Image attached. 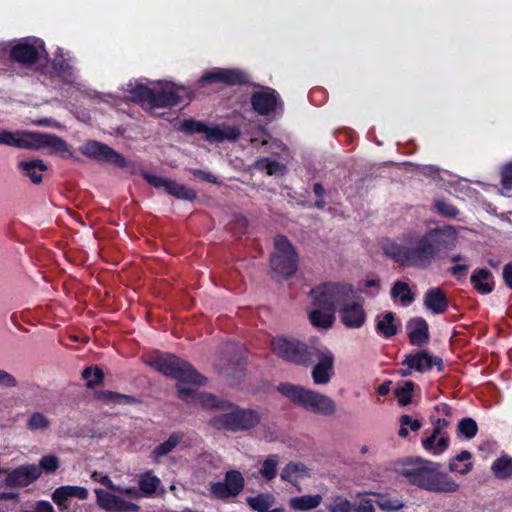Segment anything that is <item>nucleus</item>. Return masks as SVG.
<instances>
[{
    "instance_id": "1",
    "label": "nucleus",
    "mask_w": 512,
    "mask_h": 512,
    "mask_svg": "<svg viewBox=\"0 0 512 512\" xmlns=\"http://www.w3.org/2000/svg\"><path fill=\"white\" fill-rule=\"evenodd\" d=\"M150 365L164 375L177 380V390L182 400L204 408L220 407L225 411L211 420L215 428L230 431L247 430L259 423L258 412L239 409L231 403L219 402L212 394L198 392V387L206 384V378L197 373L189 363L175 355L156 357Z\"/></svg>"
},
{
    "instance_id": "2",
    "label": "nucleus",
    "mask_w": 512,
    "mask_h": 512,
    "mask_svg": "<svg viewBox=\"0 0 512 512\" xmlns=\"http://www.w3.org/2000/svg\"><path fill=\"white\" fill-rule=\"evenodd\" d=\"M458 243V229L443 225L429 229L422 235L408 233L400 242L386 240L384 254L404 267L427 269L436 260L445 257Z\"/></svg>"
},
{
    "instance_id": "3",
    "label": "nucleus",
    "mask_w": 512,
    "mask_h": 512,
    "mask_svg": "<svg viewBox=\"0 0 512 512\" xmlns=\"http://www.w3.org/2000/svg\"><path fill=\"white\" fill-rule=\"evenodd\" d=\"M396 470L410 484L430 492L454 493L459 489V485L447 473L442 472L436 462L411 458L398 463Z\"/></svg>"
},
{
    "instance_id": "4",
    "label": "nucleus",
    "mask_w": 512,
    "mask_h": 512,
    "mask_svg": "<svg viewBox=\"0 0 512 512\" xmlns=\"http://www.w3.org/2000/svg\"><path fill=\"white\" fill-rule=\"evenodd\" d=\"M125 97L131 101L139 102L149 108L171 107L191 97V91L184 86L175 84L148 87L142 83H128Z\"/></svg>"
},
{
    "instance_id": "5",
    "label": "nucleus",
    "mask_w": 512,
    "mask_h": 512,
    "mask_svg": "<svg viewBox=\"0 0 512 512\" xmlns=\"http://www.w3.org/2000/svg\"><path fill=\"white\" fill-rule=\"evenodd\" d=\"M278 391L303 409L317 415L331 416L336 412V404L329 396L300 385L282 383Z\"/></svg>"
},
{
    "instance_id": "6",
    "label": "nucleus",
    "mask_w": 512,
    "mask_h": 512,
    "mask_svg": "<svg viewBox=\"0 0 512 512\" xmlns=\"http://www.w3.org/2000/svg\"><path fill=\"white\" fill-rule=\"evenodd\" d=\"M354 295L352 285L345 282H326L322 283L310 292L312 304L320 305L325 309L335 312L336 308L350 300Z\"/></svg>"
},
{
    "instance_id": "7",
    "label": "nucleus",
    "mask_w": 512,
    "mask_h": 512,
    "mask_svg": "<svg viewBox=\"0 0 512 512\" xmlns=\"http://www.w3.org/2000/svg\"><path fill=\"white\" fill-rule=\"evenodd\" d=\"M298 256L290 241L282 235L275 238L271 266L275 272L283 276H291L297 269Z\"/></svg>"
},
{
    "instance_id": "8",
    "label": "nucleus",
    "mask_w": 512,
    "mask_h": 512,
    "mask_svg": "<svg viewBox=\"0 0 512 512\" xmlns=\"http://www.w3.org/2000/svg\"><path fill=\"white\" fill-rule=\"evenodd\" d=\"M272 351L278 357L295 364H307L313 346H307L294 338L273 339Z\"/></svg>"
},
{
    "instance_id": "9",
    "label": "nucleus",
    "mask_w": 512,
    "mask_h": 512,
    "mask_svg": "<svg viewBox=\"0 0 512 512\" xmlns=\"http://www.w3.org/2000/svg\"><path fill=\"white\" fill-rule=\"evenodd\" d=\"M180 129L186 133H201L205 138L213 142H222L224 140L236 139L240 131L235 126H206L203 122L195 121L193 119L184 120L181 123Z\"/></svg>"
},
{
    "instance_id": "10",
    "label": "nucleus",
    "mask_w": 512,
    "mask_h": 512,
    "mask_svg": "<svg viewBox=\"0 0 512 512\" xmlns=\"http://www.w3.org/2000/svg\"><path fill=\"white\" fill-rule=\"evenodd\" d=\"M334 354L325 346H314L309 355L308 363L316 361L312 369V379L317 385H325L333 376Z\"/></svg>"
},
{
    "instance_id": "11",
    "label": "nucleus",
    "mask_w": 512,
    "mask_h": 512,
    "mask_svg": "<svg viewBox=\"0 0 512 512\" xmlns=\"http://www.w3.org/2000/svg\"><path fill=\"white\" fill-rule=\"evenodd\" d=\"M45 54L44 43L37 38L22 39L12 46L11 58L21 64H32Z\"/></svg>"
},
{
    "instance_id": "12",
    "label": "nucleus",
    "mask_w": 512,
    "mask_h": 512,
    "mask_svg": "<svg viewBox=\"0 0 512 512\" xmlns=\"http://www.w3.org/2000/svg\"><path fill=\"white\" fill-rule=\"evenodd\" d=\"M340 322L348 329H360L367 321L364 300L357 298L346 300L338 309Z\"/></svg>"
},
{
    "instance_id": "13",
    "label": "nucleus",
    "mask_w": 512,
    "mask_h": 512,
    "mask_svg": "<svg viewBox=\"0 0 512 512\" xmlns=\"http://www.w3.org/2000/svg\"><path fill=\"white\" fill-rule=\"evenodd\" d=\"M244 487V478L237 470L227 471L223 482L210 485L211 494L217 499H227L240 494Z\"/></svg>"
},
{
    "instance_id": "14",
    "label": "nucleus",
    "mask_w": 512,
    "mask_h": 512,
    "mask_svg": "<svg viewBox=\"0 0 512 512\" xmlns=\"http://www.w3.org/2000/svg\"><path fill=\"white\" fill-rule=\"evenodd\" d=\"M80 151L87 157L97 161L107 162L117 167L126 166V161L121 154L98 141H88L81 147Z\"/></svg>"
},
{
    "instance_id": "15",
    "label": "nucleus",
    "mask_w": 512,
    "mask_h": 512,
    "mask_svg": "<svg viewBox=\"0 0 512 512\" xmlns=\"http://www.w3.org/2000/svg\"><path fill=\"white\" fill-rule=\"evenodd\" d=\"M246 81V76L239 70L214 68L198 80L199 88L214 84H241Z\"/></svg>"
},
{
    "instance_id": "16",
    "label": "nucleus",
    "mask_w": 512,
    "mask_h": 512,
    "mask_svg": "<svg viewBox=\"0 0 512 512\" xmlns=\"http://www.w3.org/2000/svg\"><path fill=\"white\" fill-rule=\"evenodd\" d=\"M42 147L52 148L63 157L71 156L68 144L63 139L53 134L29 132L27 149H40Z\"/></svg>"
},
{
    "instance_id": "17",
    "label": "nucleus",
    "mask_w": 512,
    "mask_h": 512,
    "mask_svg": "<svg viewBox=\"0 0 512 512\" xmlns=\"http://www.w3.org/2000/svg\"><path fill=\"white\" fill-rule=\"evenodd\" d=\"M96 501L100 508L111 512H137L139 506L133 502L126 501L120 496L111 494L103 489L94 490Z\"/></svg>"
},
{
    "instance_id": "18",
    "label": "nucleus",
    "mask_w": 512,
    "mask_h": 512,
    "mask_svg": "<svg viewBox=\"0 0 512 512\" xmlns=\"http://www.w3.org/2000/svg\"><path fill=\"white\" fill-rule=\"evenodd\" d=\"M251 101L253 109L264 116H271L282 107L278 94L270 88L255 92Z\"/></svg>"
},
{
    "instance_id": "19",
    "label": "nucleus",
    "mask_w": 512,
    "mask_h": 512,
    "mask_svg": "<svg viewBox=\"0 0 512 512\" xmlns=\"http://www.w3.org/2000/svg\"><path fill=\"white\" fill-rule=\"evenodd\" d=\"M89 496V491L85 487L76 485H65L56 488L52 493V500L57 505L60 511L69 509V500L76 498L79 500H86Z\"/></svg>"
},
{
    "instance_id": "20",
    "label": "nucleus",
    "mask_w": 512,
    "mask_h": 512,
    "mask_svg": "<svg viewBox=\"0 0 512 512\" xmlns=\"http://www.w3.org/2000/svg\"><path fill=\"white\" fill-rule=\"evenodd\" d=\"M41 476V468L35 464L22 465L6 476V483L8 486L25 487L36 481Z\"/></svg>"
},
{
    "instance_id": "21",
    "label": "nucleus",
    "mask_w": 512,
    "mask_h": 512,
    "mask_svg": "<svg viewBox=\"0 0 512 512\" xmlns=\"http://www.w3.org/2000/svg\"><path fill=\"white\" fill-rule=\"evenodd\" d=\"M402 365L412 367L415 371L422 373L430 370L433 366H437L438 370H442L443 362L441 358L433 357L426 351H419L406 355Z\"/></svg>"
},
{
    "instance_id": "22",
    "label": "nucleus",
    "mask_w": 512,
    "mask_h": 512,
    "mask_svg": "<svg viewBox=\"0 0 512 512\" xmlns=\"http://www.w3.org/2000/svg\"><path fill=\"white\" fill-rule=\"evenodd\" d=\"M400 320L393 312H385L375 317V330L382 337L389 339L398 333Z\"/></svg>"
},
{
    "instance_id": "23",
    "label": "nucleus",
    "mask_w": 512,
    "mask_h": 512,
    "mask_svg": "<svg viewBox=\"0 0 512 512\" xmlns=\"http://www.w3.org/2000/svg\"><path fill=\"white\" fill-rule=\"evenodd\" d=\"M334 313L335 312L330 309H325L320 305H314L311 303L308 318L314 327L327 330L333 326L335 320Z\"/></svg>"
},
{
    "instance_id": "24",
    "label": "nucleus",
    "mask_w": 512,
    "mask_h": 512,
    "mask_svg": "<svg viewBox=\"0 0 512 512\" xmlns=\"http://www.w3.org/2000/svg\"><path fill=\"white\" fill-rule=\"evenodd\" d=\"M408 336L411 344L421 346L429 339L428 324L422 318H415L407 325Z\"/></svg>"
},
{
    "instance_id": "25",
    "label": "nucleus",
    "mask_w": 512,
    "mask_h": 512,
    "mask_svg": "<svg viewBox=\"0 0 512 512\" xmlns=\"http://www.w3.org/2000/svg\"><path fill=\"white\" fill-rule=\"evenodd\" d=\"M138 489L141 492V497H153L156 492L164 489L161 486V480L152 472L146 471L138 475Z\"/></svg>"
},
{
    "instance_id": "26",
    "label": "nucleus",
    "mask_w": 512,
    "mask_h": 512,
    "mask_svg": "<svg viewBox=\"0 0 512 512\" xmlns=\"http://www.w3.org/2000/svg\"><path fill=\"white\" fill-rule=\"evenodd\" d=\"M424 305L434 314H442L448 307V301L441 289L432 288L425 293Z\"/></svg>"
},
{
    "instance_id": "27",
    "label": "nucleus",
    "mask_w": 512,
    "mask_h": 512,
    "mask_svg": "<svg viewBox=\"0 0 512 512\" xmlns=\"http://www.w3.org/2000/svg\"><path fill=\"white\" fill-rule=\"evenodd\" d=\"M18 167L34 184L42 181V173L47 170L45 163L39 159L21 161Z\"/></svg>"
},
{
    "instance_id": "28",
    "label": "nucleus",
    "mask_w": 512,
    "mask_h": 512,
    "mask_svg": "<svg viewBox=\"0 0 512 512\" xmlns=\"http://www.w3.org/2000/svg\"><path fill=\"white\" fill-rule=\"evenodd\" d=\"M448 435H440L431 433L422 440L423 448L434 456L443 454L449 447Z\"/></svg>"
},
{
    "instance_id": "29",
    "label": "nucleus",
    "mask_w": 512,
    "mask_h": 512,
    "mask_svg": "<svg viewBox=\"0 0 512 512\" xmlns=\"http://www.w3.org/2000/svg\"><path fill=\"white\" fill-rule=\"evenodd\" d=\"M321 502L322 496L319 494L303 495L291 498L289 500V506L294 511L304 512L317 508Z\"/></svg>"
},
{
    "instance_id": "30",
    "label": "nucleus",
    "mask_w": 512,
    "mask_h": 512,
    "mask_svg": "<svg viewBox=\"0 0 512 512\" xmlns=\"http://www.w3.org/2000/svg\"><path fill=\"white\" fill-rule=\"evenodd\" d=\"M471 282L474 288L482 294H488L493 289V277L486 269L476 270L471 275Z\"/></svg>"
},
{
    "instance_id": "31",
    "label": "nucleus",
    "mask_w": 512,
    "mask_h": 512,
    "mask_svg": "<svg viewBox=\"0 0 512 512\" xmlns=\"http://www.w3.org/2000/svg\"><path fill=\"white\" fill-rule=\"evenodd\" d=\"M391 298L406 307L414 301V295L406 282L396 281L391 288Z\"/></svg>"
},
{
    "instance_id": "32",
    "label": "nucleus",
    "mask_w": 512,
    "mask_h": 512,
    "mask_svg": "<svg viewBox=\"0 0 512 512\" xmlns=\"http://www.w3.org/2000/svg\"><path fill=\"white\" fill-rule=\"evenodd\" d=\"M183 437H184L183 433L171 434L165 442H163V443L159 444L157 447H155V449L152 451L151 457L155 461H158V459H160L161 457H164L167 454H169L170 452H172L182 441Z\"/></svg>"
},
{
    "instance_id": "33",
    "label": "nucleus",
    "mask_w": 512,
    "mask_h": 512,
    "mask_svg": "<svg viewBox=\"0 0 512 512\" xmlns=\"http://www.w3.org/2000/svg\"><path fill=\"white\" fill-rule=\"evenodd\" d=\"M28 134L29 132L25 131L0 130V144L27 149Z\"/></svg>"
},
{
    "instance_id": "34",
    "label": "nucleus",
    "mask_w": 512,
    "mask_h": 512,
    "mask_svg": "<svg viewBox=\"0 0 512 512\" xmlns=\"http://www.w3.org/2000/svg\"><path fill=\"white\" fill-rule=\"evenodd\" d=\"M491 471L498 479H509L512 477V457L503 455L497 458L491 466Z\"/></svg>"
},
{
    "instance_id": "35",
    "label": "nucleus",
    "mask_w": 512,
    "mask_h": 512,
    "mask_svg": "<svg viewBox=\"0 0 512 512\" xmlns=\"http://www.w3.org/2000/svg\"><path fill=\"white\" fill-rule=\"evenodd\" d=\"M471 453L469 451H462L456 457L450 460L449 469L452 472L459 474H467L472 469Z\"/></svg>"
},
{
    "instance_id": "36",
    "label": "nucleus",
    "mask_w": 512,
    "mask_h": 512,
    "mask_svg": "<svg viewBox=\"0 0 512 512\" xmlns=\"http://www.w3.org/2000/svg\"><path fill=\"white\" fill-rule=\"evenodd\" d=\"M279 465V457L276 454L269 455L265 458L258 470L259 475L266 481H271L277 475V468Z\"/></svg>"
},
{
    "instance_id": "37",
    "label": "nucleus",
    "mask_w": 512,
    "mask_h": 512,
    "mask_svg": "<svg viewBox=\"0 0 512 512\" xmlns=\"http://www.w3.org/2000/svg\"><path fill=\"white\" fill-rule=\"evenodd\" d=\"M307 475V468L302 463L295 462L288 463L281 472V478L291 483Z\"/></svg>"
},
{
    "instance_id": "38",
    "label": "nucleus",
    "mask_w": 512,
    "mask_h": 512,
    "mask_svg": "<svg viewBox=\"0 0 512 512\" xmlns=\"http://www.w3.org/2000/svg\"><path fill=\"white\" fill-rule=\"evenodd\" d=\"M49 418L40 412L32 413L26 422V427L32 432H44L50 428Z\"/></svg>"
},
{
    "instance_id": "39",
    "label": "nucleus",
    "mask_w": 512,
    "mask_h": 512,
    "mask_svg": "<svg viewBox=\"0 0 512 512\" xmlns=\"http://www.w3.org/2000/svg\"><path fill=\"white\" fill-rule=\"evenodd\" d=\"M165 191L178 199L193 200L196 198L194 190L172 180H169Z\"/></svg>"
},
{
    "instance_id": "40",
    "label": "nucleus",
    "mask_w": 512,
    "mask_h": 512,
    "mask_svg": "<svg viewBox=\"0 0 512 512\" xmlns=\"http://www.w3.org/2000/svg\"><path fill=\"white\" fill-rule=\"evenodd\" d=\"M248 505L257 512H268L274 503V497L271 494H259L255 497L247 498Z\"/></svg>"
},
{
    "instance_id": "41",
    "label": "nucleus",
    "mask_w": 512,
    "mask_h": 512,
    "mask_svg": "<svg viewBox=\"0 0 512 512\" xmlns=\"http://www.w3.org/2000/svg\"><path fill=\"white\" fill-rule=\"evenodd\" d=\"M254 168L258 171L265 172L267 175L283 174L285 166L277 161L263 158L255 162Z\"/></svg>"
},
{
    "instance_id": "42",
    "label": "nucleus",
    "mask_w": 512,
    "mask_h": 512,
    "mask_svg": "<svg viewBox=\"0 0 512 512\" xmlns=\"http://www.w3.org/2000/svg\"><path fill=\"white\" fill-rule=\"evenodd\" d=\"M375 504L382 510L396 511L403 507V503L399 499H391L385 495H374Z\"/></svg>"
},
{
    "instance_id": "43",
    "label": "nucleus",
    "mask_w": 512,
    "mask_h": 512,
    "mask_svg": "<svg viewBox=\"0 0 512 512\" xmlns=\"http://www.w3.org/2000/svg\"><path fill=\"white\" fill-rule=\"evenodd\" d=\"M457 431L465 438L472 439L477 434L478 426L473 419L465 418L459 422Z\"/></svg>"
},
{
    "instance_id": "44",
    "label": "nucleus",
    "mask_w": 512,
    "mask_h": 512,
    "mask_svg": "<svg viewBox=\"0 0 512 512\" xmlns=\"http://www.w3.org/2000/svg\"><path fill=\"white\" fill-rule=\"evenodd\" d=\"M37 466L41 468V473H54L60 466V459L55 455H46L40 459Z\"/></svg>"
},
{
    "instance_id": "45",
    "label": "nucleus",
    "mask_w": 512,
    "mask_h": 512,
    "mask_svg": "<svg viewBox=\"0 0 512 512\" xmlns=\"http://www.w3.org/2000/svg\"><path fill=\"white\" fill-rule=\"evenodd\" d=\"M82 377L86 380L88 386L93 387L102 382L104 374L100 368H86L82 372Z\"/></svg>"
},
{
    "instance_id": "46",
    "label": "nucleus",
    "mask_w": 512,
    "mask_h": 512,
    "mask_svg": "<svg viewBox=\"0 0 512 512\" xmlns=\"http://www.w3.org/2000/svg\"><path fill=\"white\" fill-rule=\"evenodd\" d=\"M414 390V383L411 381L405 382L404 385L396 390L398 401L402 405L411 403L412 393Z\"/></svg>"
},
{
    "instance_id": "47",
    "label": "nucleus",
    "mask_w": 512,
    "mask_h": 512,
    "mask_svg": "<svg viewBox=\"0 0 512 512\" xmlns=\"http://www.w3.org/2000/svg\"><path fill=\"white\" fill-rule=\"evenodd\" d=\"M328 510L330 512H354L351 503L342 497H336L329 506Z\"/></svg>"
},
{
    "instance_id": "48",
    "label": "nucleus",
    "mask_w": 512,
    "mask_h": 512,
    "mask_svg": "<svg viewBox=\"0 0 512 512\" xmlns=\"http://www.w3.org/2000/svg\"><path fill=\"white\" fill-rule=\"evenodd\" d=\"M435 208L439 214H441L445 217L454 218L458 214V210L453 205H451L443 200H437L435 202Z\"/></svg>"
},
{
    "instance_id": "49",
    "label": "nucleus",
    "mask_w": 512,
    "mask_h": 512,
    "mask_svg": "<svg viewBox=\"0 0 512 512\" xmlns=\"http://www.w3.org/2000/svg\"><path fill=\"white\" fill-rule=\"evenodd\" d=\"M375 498L365 497L359 500V502L353 507L354 512H374Z\"/></svg>"
},
{
    "instance_id": "50",
    "label": "nucleus",
    "mask_w": 512,
    "mask_h": 512,
    "mask_svg": "<svg viewBox=\"0 0 512 512\" xmlns=\"http://www.w3.org/2000/svg\"><path fill=\"white\" fill-rule=\"evenodd\" d=\"M53 66L59 73H65L70 69V66L64 58V52L62 49H58L57 55L53 61Z\"/></svg>"
},
{
    "instance_id": "51",
    "label": "nucleus",
    "mask_w": 512,
    "mask_h": 512,
    "mask_svg": "<svg viewBox=\"0 0 512 512\" xmlns=\"http://www.w3.org/2000/svg\"><path fill=\"white\" fill-rule=\"evenodd\" d=\"M144 178L146 179V181L149 184H151L152 186H154L156 188H164V189H166L167 184L169 182V179L163 178V177L158 176V175L150 174V173L144 174Z\"/></svg>"
},
{
    "instance_id": "52",
    "label": "nucleus",
    "mask_w": 512,
    "mask_h": 512,
    "mask_svg": "<svg viewBox=\"0 0 512 512\" xmlns=\"http://www.w3.org/2000/svg\"><path fill=\"white\" fill-rule=\"evenodd\" d=\"M501 176L503 187L512 189V162L503 167Z\"/></svg>"
},
{
    "instance_id": "53",
    "label": "nucleus",
    "mask_w": 512,
    "mask_h": 512,
    "mask_svg": "<svg viewBox=\"0 0 512 512\" xmlns=\"http://www.w3.org/2000/svg\"><path fill=\"white\" fill-rule=\"evenodd\" d=\"M116 492L131 497L132 499L138 500L141 497V492L135 487H121L117 486Z\"/></svg>"
},
{
    "instance_id": "54",
    "label": "nucleus",
    "mask_w": 512,
    "mask_h": 512,
    "mask_svg": "<svg viewBox=\"0 0 512 512\" xmlns=\"http://www.w3.org/2000/svg\"><path fill=\"white\" fill-rule=\"evenodd\" d=\"M449 422L444 419V418H438L434 423H433V431L432 433L433 434H440V435H447V433L445 432V430L447 429V427L449 426Z\"/></svg>"
},
{
    "instance_id": "55",
    "label": "nucleus",
    "mask_w": 512,
    "mask_h": 512,
    "mask_svg": "<svg viewBox=\"0 0 512 512\" xmlns=\"http://www.w3.org/2000/svg\"><path fill=\"white\" fill-rule=\"evenodd\" d=\"M0 385L5 387H15L17 385V381L11 374L0 369Z\"/></svg>"
},
{
    "instance_id": "56",
    "label": "nucleus",
    "mask_w": 512,
    "mask_h": 512,
    "mask_svg": "<svg viewBox=\"0 0 512 512\" xmlns=\"http://www.w3.org/2000/svg\"><path fill=\"white\" fill-rule=\"evenodd\" d=\"M401 424L403 426H409L412 431H417L421 427V423L417 419H412L409 415H403L401 417Z\"/></svg>"
},
{
    "instance_id": "57",
    "label": "nucleus",
    "mask_w": 512,
    "mask_h": 512,
    "mask_svg": "<svg viewBox=\"0 0 512 512\" xmlns=\"http://www.w3.org/2000/svg\"><path fill=\"white\" fill-rule=\"evenodd\" d=\"M467 270H468V265H466L465 263H460V264H455L453 267H451L450 273L453 276L459 277V276L464 275Z\"/></svg>"
},
{
    "instance_id": "58",
    "label": "nucleus",
    "mask_w": 512,
    "mask_h": 512,
    "mask_svg": "<svg viewBox=\"0 0 512 512\" xmlns=\"http://www.w3.org/2000/svg\"><path fill=\"white\" fill-rule=\"evenodd\" d=\"M106 395H107V398L112 402H122L123 401L125 403H128L131 400L130 397L123 395V394L108 392Z\"/></svg>"
},
{
    "instance_id": "59",
    "label": "nucleus",
    "mask_w": 512,
    "mask_h": 512,
    "mask_svg": "<svg viewBox=\"0 0 512 512\" xmlns=\"http://www.w3.org/2000/svg\"><path fill=\"white\" fill-rule=\"evenodd\" d=\"M193 174L197 177L204 179L207 182L217 183V179L214 175H212L208 172H205L203 170H193Z\"/></svg>"
},
{
    "instance_id": "60",
    "label": "nucleus",
    "mask_w": 512,
    "mask_h": 512,
    "mask_svg": "<svg viewBox=\"0 0 512 512\" xmlns=\"http://www.w3.org/2000/svg\"><path fill=\"white\" fill-rule=\"evenodd\" d=\"M365 289H374V291L371 293L372 295H375L379 290V280L377 279H368L364 281L363 284Z\"/></svg>"
},
{
    "instance_id": "61",
    "label": "nucleus",
    "mask_w": 512,
    "mask_h": 512,
    "mask_svg": "<svg viewBox=\"0 0 512 512\" xmlns=\"http://www.w3.org/2000/svg\"><path fill=\"white\" fill-rule=\"evenodd\" d=\"M435 410L442 416L449 417L452 415V408L445 403H440V404L436 405Z\"/></svg>"
},
{
    "instance_id": "62",
    "label": "nucleus",
    "mask_w": 512,
    "mask_h": 512,
    "mask_svg": "<svg viewBox=\"0 0 512 512\" xmlns=\"http://www.w3.org/2000/svg\"><path fill=\"white\" fill-rule=\"evenodd\" d=\"M99 483H101L102 485H104L108 489L113 490V491L116 492V489H117L118 485H115L113 483V481L107 475L101 474L100 475V479H99Z\"/></svg>"
},
{
    "instance_id": "63",
    "label": "nucleus",
    "mask_w": 512,
    "mask_h": 512,
    "mask_svg": "<svg viewBox=\"0 0 512 512\" xmlns=\"http://www.w3.org/2000/svg\"><path fill=\"white\" fill-rule=\"evenodd\" d=\"M99 483H101L102 485H104L108 489L113 490V491L116 492V489H117L118 485H115L113 483V481L107 475L101 474L100 475V479H99Z\"/></svg>"
},
{
    "instance_id": "64",
    "label": "nucleus",
    "mask_w": 512,
    "mask_h": 512,
    "mask_svg": "<svg viewBox=\"0 0 512 512\" xmlns=\"http://www.w3.org/2000/svg\"><path fill=\"white\" fill-rule=\"evenodd\" d=\"M503 277L506 284L512 289V264H508L504 267Z\"/></svg>"
}]
</instances>
